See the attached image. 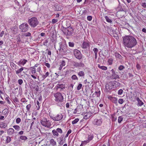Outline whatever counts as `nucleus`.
<instances>
[{"mask_svg": "<svg viewBox=\"0 0 146 146\" xmlns=\"http://www.w3.org/2000/svg\"><path fill=\"white\" fill-rule=\"evenodd\" d=\"M62 31L65 35L70 36L73 33L74 29L71 27H69L67 28L63 27Z\"/></svg>", "mask_w": 146, "mask_h": 146, "instance_id": "nucleus-4", "label": "nucleus"}, {"mask_svg": "<svg viewBox=\"0 0 146 146\" xmlns=\"http://www.w3.org/2000/svg\"><path fill=\"white\" fill-rule=\"evenodd\" d=\"M13 100L14 102H19V101L18 100V99L16 97H15V98Z\"/></svg>", "mask_w": 146, "mask_h": 146, "instance_id": "nucleus-61", "label": "nucleus"}, {"mask_svg": "<svg viewBox=\"0 0 146 146\" xmlns=\"http://www.w3.org/2000/svg\"><path fill=\"white\" fill-rule=\"evenodd\" d=\"M142 6L143 7L145 8L146 7V3H142Z\"/></svg>", "mask_w": 146, "mask_h": 146, "instance_id": "nucleus-64", "label": "nucleus"}, {"mask_svg": "<svg viewBox=\"0 0 146 146\" xmlns=\"http://www.w3.org/2000/svg\"><path fill=\"white\" fill-rule=\"evenodd\" d=\"M57 86L58 88H60L62 89L64 88H65L64 85L62 84H58L57 85Z\"/></svg>", "mask_w": 146, "mask_h": 146, "instance_id": "nucleus-26", "label": "nucleus"}, {"mask_svg": "<svg viewBox=\"0 0 146 146\" xmlns=\"http://www.w3.org/2000/svg\"><path fill=\"white\" fill-rule=\"evenodd\" d=\"M16 40L18 44H19L20 42H22L23 43L24 42V40H21V38L19 36H17Z\"/></svg>", "mask_w": 146, "mask_h": 146, "instance_id": "nucleus-17", "label": "nucleus"}, {"mask_svg": "<svg viewBox=\"0 0 146 146\" xmlns=\"http://www.w3.org/2000/svg\"><path fill=\"white\" fill-rule=\"evenodd\" d=\"M74 54L76 58L78 59H80L82 58V55L80 52L77 49L74 50Z\"/></svg>", "mask_w": 146, "mask_h": 146, "instance_id": "nucleus-8", "label": "nucleus"}, {"mask_svg": "<svg viewBox=\"0 0 146 146\" xmlns=\"http://www.w3.org/2000/svg\"><path fill=\"white\" fill-rule=\"evenodd\" d=\"M98 66L100 69L102 70H106L107 69V68L106 66H101L100 64H98Z\"/></svg>", "mask_w": 146, "mask_h": 146, "instance_id": "nucleus-27", "label": "nucleus"}, {"mask_svg": "<svg viewBox=\"0 0 146 146\" xmlns=\"http://www.w3.org/2000/svg\"><path fill=\"white\" fill-rule=\"evenodd\" d=\"M6 139L5 142L6 144L10 142L11 140V138L9 136L6 137Z\"/></svg>", "mask_w": 146, "mask_h": 146, "instance_id": "nucleus-29", "label": "nucleus"}, {"mask_svg": "<svg viewBox=\"0 0 146 146\" xmlns=\"http://www.w3.org/2000/svg\"><path fill=\"white\" fill-rule=\"evenodd\" d=\"M123 92V90L122 89H120L118 91V94L119 95H121L122 94Z\"/></svg>", "mask_w": 146, "mask_h": 146, "instance_id": "nucleus-51", "label": "nucleus"}, {"mask_svg": "<svg viewBox=\"0 0 146 146\" xmlns=\"http://www.w3.org/2000/svg\"><path fill=\"white\" fill-rule=\"evenodd\" d=\"M82 86V85L81 84H79L77 87V90H80L81 89Z\"/></svg>", "mask_w": 146, "mask_h": 146, "instance_id": "nucleus-48", "label": "nucleus"}, {"mask_svg": "<svg viewBox=\"0 0 146 146\" xmlns=\"http://www.w3.org/2000/svg\"><path fill=\"white\" fill-rule=\"evenodd\" d=\"M125 68L122 65H120L118 68V69L120 70H122Z\"/></svg>", "mask_w": 146, "mask_h": 146, "instance_id": "nucleus-50", "label": "nucleus"}, {"mask_svg": "<svg viewBox=\"0 0 146 146\" xmlns=\"http://www.w3.org/2000/svg\"><path fill=\"white\" fill-rule=\"evenodd\" d=\"M93 50V51H94V52H98V49L97 48H94V49Z\"/></svg>", "mask_w": 146, "mask_h": 146, "instance_id": "nucleus-63", "label": "nucleus"}, {"mask_svg": "<svg viewBox=\"0 0 146 146\" xmlns=\"http://www.w3.org/2000/svg\"><path fill=\"white\" fill-rule=\"evenodd\" d=\"M65 65V64H60V67L59 68V70H61L62 69L63 66H64Z\"/></svg>", "mask_w": 146, "mask_h": 146, "instance_id": "nucleus-60", "label": "nucleus"}, {"mask_svg": "<svg viewBox=\"0 0 146 146\" xmlns=\"http://www.w3.org/2000/svg\"><path fill=\"white\" fill-rule=\"evenodd\" d=\"M111 82L114 88L119 86L120 85V83L116 81H111Z\"/></svg>", "mask_w": 146, "mask_h": 146, "instance_id": "nucleus-14", "label": "nucleus"}, {"mask_svg": "<svg viewBox=\"0 0 146 146\" xmlns=\"http://www.w3.org/2000/svg\"><path fill=\"white\" fill-rule=\"evenodd\" d=\"M92 19V17L91 16H88L87 17V19L88 21H91Z\"/></svg>", "mask_w": 146, "mask_h": 146, "instance_id": "nucleus-55", "label": "nucleus"}, {"mask_svg": "<svg viewBox=\"0 0 146 146\" xmlns=\"http://www.w3.org/2000/svg\"><path fill=\"white\" fill-rule=\"evenodd\" d=\"M68 45L70 47H73L74 46V44L73 42H68Z\"/></svg>", "mask_w": 146, "mask_h": 146, "instance_id": "nucleus-42", "label": "nucleus"}, {"mask_svg": "<svg viewBox=\"0 0 146 146\" xmlns=\"http://www.w3.org/2000/svg\"><path fill=\"white\" fill-rule=\"evenodd\" d=\"M27 61V60L25 59L21 60L19 61V64H25Z\"/></svg>", "mask_w": 146, "mask_h": 146, "instance_id": "nucleus-33", "label": "nucleus"}, {"mask_svg": "<svg viewBox=\"0 0 146 146\" xmlns=\"http://www.w3.org/2000/svg\"><path fill=\"white\" fill-rule=\"evenodd\" d=\"M7 125L6 123L4 122H0V127L2 128H5Z\"/></svg>", "mask_w": 146, "mask_h": 146, "instance_id": "nucleus-19", "label": "nucleus"}, {"mask_svg": "<svg viewBox=\"0 0 146 146\" xmlns=\"http://www.w3.org/2000/svg\"><path fill=\"white\" fill-rule=\"evenodd\" d=\"M28 22L30 25L33 28L36 27L39 23L36 18L35 17L29 19H28Z\"/></svg>", "mask_w": 146, "mask_h": 146, "instance_id": "nucleus-3", "label": "nucleus"}, {"mask_svg": "<svg viewBox=\"0 0 146 146\" xmlns=\"http://www.w3.org/2000/svg\"><path fill=\"white\" fill-rule=\"evenodd\" d=\"M7 109H5L3 110L2 111V113H3V114L5 115L6 114H7Z\"/></svg>", "mask_w": 146, "mask_h": 146, "instance_id": "nucleus-52", "label": "nucleus"}, {"mask_svg": "<svg viewBox=\"0 0 146 146\" xmlns=\"http://www.w3.org/2000/svg\"><path fill=\"white\" fill-rule=\"evenodd\" d=\"M71 131H72V130H71V129H69L68 130V132H67V134H66V136H65V137H68V135H69L70 133H71Z\"/></svg>", "mask_w": 146, "mask_h": 146, "instance_id": "nucleus-47", "label": "nucleus"}, {"mask_svg": "<svg viewBox=\"0 0 146 146\" xmlns=\"http://www.w3.org/2000/svg\"><path fill=\"white\" fill-rule=\"evenodd\" d=\"M21 121V119L20 118H17L16 119V122L17 123H19Z\"/></svg>", "mask_w": 146, "mask_h": 146, "instance_id": "nucleus-53", "label": "nucleus"}, {"mask_svg": "<svg viewBox=\"0 0 146 146\" xmlns=\"http://www.w3.org/2000/svg\"><path fill=\"white\" fill-rule=\"evenodd\" d=\"M117 119V118L116 117H115L114 116L112 117V120L113 121H115Z\"/></svg>", "mask_w": 146, "mask_h": 146, "instance_id": "nucleus-59", "label": "nucleus"}, {"mask_svg": "<svg viewBox=\"0 0 146 146\" xmlns=\"http://www.w3.org/2000/svg\"><path fill=\"white\" fill-rule=\"evenodd\" d=\"M41 124L43 126L47 127H50L51 126V123L49 120H47L46 119H44L41 120Z\"/></svg>", "mask_w": 146, "mask_h": 146, "instance_id": "nucleus-7", "label": "nucleus"}, {"mask_svg": "<svg viewBox=\"0 0 146 146\" xmlns=\"http://www.w3.org/2000/svg\"><path fill=\"white\" fill-rule=\"evenodd\" d=\"M78 75L80 76H83L84 75V72L82 71H80L78 74Z\"/></svg>", "mask_w": 146, "mask_h": 146, "instance_id": "nucleus-34", "label": "nucleus"}, {"mask_svg": "<svg viewBox=\"0 0 146 146\" xmlns=\"http://www.w3.org/2000/svg\"><path fill=\"white\" fill-rule=\"evenodd\" d=\"M31 107V105L30 104H28L26 106V108L28 111H29V110Z\"/></svg>", "mask_w": 146, "mask_h": 146, "instance_id": "nucleus-54", "label": "nucleus"}, {"mask_svg": "<svg viewBox=\"0 0 146 146\" xmlns=\"http://www.w3.org/2000/svg\"><path fill=\"white\" fill-rule=\"evenodd\" d=\"M23 68L22 67L20 69H19L18 70L16 71V73L17 74H19L21 73L22 71H23Z\"/></svg>", "mask_w": 146, "mask_h": 146, "instance_id": "nucleus-32", "label": "nucleus"}, {"mask_svg": "<svg viewBox=\"0 0 146 146\" xmlns=\"http://www.w3.org/2000/svg\"><path fill=\"white\" fill-rule=\"evenodd\" d=\"M72 79L74 80H78V78L77 77V76H76V75H74V74L72 76Z\"/></svg>", "mask_w": 146, "mask_h": 146, "instance_id": "nucleus-43", "label": "nucleus"}, {"mask_svg": "<svg viewBox=\"0 0 146 146\" xmlns=\"http://www.w3.org/2000/svg\"><path fill=\"white\" fill-rule=\"evenodd\" d=\"M93 123L94 125H99L102 124V121L101 119H95L93 121Z\"/></svg>", "mask_w": 146, "mask_h": 146, "instance_id": "nucleus-11", "label": "nucleus"}, {"mask_svg": "<svg viewBox=\"0 0 146 146\" xmlns=\"http://www.w3.org/2000/svg\"><path fill=\"white\" fill-rule=\"evenodd\" d=\"M79 120V119L78 118H76L73 120L72 122V124H74L77 123Z\"/></svg>", "mask_w": 146, "mask_h": 146, "instance_id": "nucleus-39", "label": "nucleus"}, {"mask_svg": "<svg viewBox=\"0 0 146 146\" xmlns=\"http://www.w3.org/2000/svg\"><path fill=\"white\" fill-rule=\"evenodd\" d=\"M122 38L123 44L125 48H131L137 44V38L136 36L131 35H125Z\"/></svg>", "mask_w": 146, "mask_h": 146, "instance_id": "nucleus-1", "label": "nucleus"}, {"mask_svg": "<svg viewBox=\"0 0 146 146\" xmlns=\"http://www.w3.org/2000/svg\"><path fill=\"white\" fill-rule=\"evenodd\" d=\"M31 33H30L28 32L27 33H26L23 34L22 35H21V38L22 39V38H25L24 36H31Z\"/></svg>", "mask_w": 146, "mask_h": 146, "instance_id": "nucleus-21", "label": "nucleus"}, {"mask_svg": "<svg viewBox=\"0 0 146 146\" xmlns=\"http://www.w3.org/2000/svg\"><path fill=\"white\" fill-rule=\"evenodd\" d=\"M58 21V20L55 19H53L52 20V23L54 24L56 23Z\"/></svg>", "mask_w": 146, "mask_h": 146, "instance_id": "nucleus-58", "label": "nucleus"}, {"mask_svg": "<svg viewBox=\"0 0 146 146\" xmlns=\"http://www.w3.org/2000/svg\"><path fill=\"white\" fill-rule=\"evenodd\" d=\"M105 18L107 22L110 23H111L112 22L111 20L108 17L105 16Z\"/></svg>", "mask_w": 146, "mask_h": 146, "instance_id": "nucleus-38", "label": "nucleus"}, {"mask_svg": "<svg viewBox=\"0 0 146 146\" xmlns=\"http://www.w3.org/2000/svg\"><path fill=\"white\" fill-rule=\"evenodd\" d=\"M52 133L53 135L54 136H58V133L57 132L56 130H55L54 129L52 131Z\"/></svg>", "mask_w": 146, "mask_h": 146, "instance_id": "nucleus-30", "label": "nucleus"}, {"mask_svg": "<svg viewBox=\"0 0 146 146\" xmlns=\"http://www.w3.org/2000/svg\"><path fill=\"white\" fill-rule=\"evenodd\" d=\"M6 136H2V138H1V141H4L5 139H6Z\"/></svg>", "mask_w": 146, "mask_h": 146, "instance_id": "nucleus-62", "label": "nucleus"}, {"mask_svg": "<svg viewBox=\"0 0 146 146\" xmlns=\"http://www.w3.org/2000/svg\"><path fill=\"white\" fill-rule=\"evenodd\" d=\"M110 78L112 79H116L117 78H119V76L118 75L115 74V73H112L111 75Z\"/></svg>", "mask_w": 146, "mask_h": 146, "instance_id": "nucleus-13", "label": "nucleus"}, {"mask_svg": "<svg viewBox=\"0 0 146 146\" xmlns=\"http://www.w3.org/2000/svg\"><path fill=\"white\" fill-rule=\"evenodd\" d=\"M108 53V52L107 51H106V50H105L104 51L103 53H102V54H101V51H100V52L99 53V55L101 57H102V56H101V55H102L104 57H105L107 55Z\"/></svg>", "mask_w": 146, "mask_h": 146, "instance_id": "nucleus-20", "label": "nucleus"}, {"mask_svg": "<svg viewBox=\"0 0 146 146\" xmlns=\"http://www.w3.org/2000/svg\"><path fill=\"white\" fill-rule=\"evenodd\" d=\"M13 127L16 130L19 131L20 129V127L19 126L17 125H15L13 126Z\"/></svg>", "mask_w": 146, "mask_h": 146, "instance_id": "nucleus-37", "label": "nucleus"}, {"mask_svg": "<svg viewBox=\"0 0 146 146\" xmlns=\"http://www.w3.org/2000/svg\"><path fill=\"white\" fill-rule=\"evenodd\" d=\"M123 117L122 116H120L118 117V122L119 123H120L122 121L123 119Z\"/></svg>", "mask_w": 146, "mask_h": 146, "instance_id": "nucleus-35", "label": "nucleus"}, {"mask_svg": "<svg viewBox=\"0 0 146 146\" xmlns=\"http://www.w3.org/2000/svg\"><path fill=\"white\" fill-rule=\"evenodd\" d=\"M18 82L20 85H21L23 83V81L22 79H19L18 80Z\"/></svg>", "mask_w": 146, "mask_h": 146, "instance_id": "nucleus-56", "label": "nucleus"}, {"mask_svg": "<svg viewBox=\"0 0 146 146\" xmlns=\"http://www.w3.org/2000/svg\"><path fill=\"white\" fill-rule=\"evenodd\" d=\"M20 138L21 139L24 140H26L27 139V137L26 136H21L20 137Z\"/></svg>", "mask_w": 146, "mask_h": 146, "instance_id": "nucleus-41", "label": "nucleus"}, {"mask_svg": "<svg viewBox=\"0 0 146 146\" xmlns=\"http://www.w3.org/2000/svg\"><path fill=\"white\" fill-rule=\"evenodd\" d=\"M29 26L28 24L26 23H23L19 26V28L21 32H25L27 31L29 29Z\"/></svg>", "mask_w": 146, "mask_h": 146, "instance_id": "nucleus-6", "label": "nucleus"}, {"mask_svg": "<svg viewBox=\"0 0 146 146\" xmlns=\"http://www.w3.org/2000/svg\"><path fill=\"white\" fill-rule=\"evenodd\" d=\"M84 118L85 119H88L92 115V113L91 112H88L85 114Z\"/></svg>", "mask_w": 146, "mask_h": 146, "instance_id": "nucleus-15", "label": "nucleus"}, {"mask_svg": "<svg viewBox=\"0 0 146 146\" xmlns=\"http://www.w3.org/2000/svg\"><path fill=\"white\" fill-rule=\"evenodd\" d=\"M115 55L116 58H118L119 59H122L123 58L122 56L118 53H115Z\"/></svg>", "mask_w": 146, "mask_h": 146, "instance_id": "nucleus-24", "label": "nucleus"}, {"mask_svg": "<svg viewBox=\"0 0 146 146\" xmlns=\"http://www.w3.org/2000/svg\"><path fill=\"white\" fill-rule=\"evenodd\" d=\"M94 136L92 135H89L88 137V140L86 141H84V142H85L86 143H88L90 141L92 140Z\"/></svg>", "mask_w": 146, "mask_h": 146, "instance_id": "nucleus-18", "label": "nucleus"}, {"mask_svg": "<svg viewBox=\"0 0 146 146\" xmlns=\"http://www.w3.org/2000/svg\"><path fill=\"white\" fill-rule=\"evenodd\" d=\"M108 62L109 64H112L113 62V58H109L108 60Z\"/></svg>", "mask_w": 146, "mask_h": 146, "instance_id": "nucleus-36", "label": "nucleus"}, {"mask_svg": "<svg viewBox=\"0 0 146 146\" xmlns=\"http://www.w3.org/2000/svg\"><path fill=\"white\" fill-rule=\"evenodd\" d=\"M30 69L31 70V72L33 74H35L36 73L35 68L34 67H31L30 68Z\"/></svg>", "mask_w": 146, "mask_h": 146, "instance_id": "nucleus-25", "label": "nucleus"}, {"mask_svg": "<svg viewBox=\"0 0 146 146\" xmlns=\"http://www.w3.org/2000/svg\"><path fill=\"white\" fill-rule=\"evenodd\" d=\"M89 46L90 44L88 42L84 41L81 46L83 48H86L88 46Z\"/></svg>", "mask_w": 146, "mask_h": 146, "instance_id": "nucleus-12", "label": "nucleus"}, {"mask_svg": "<svg viewBox=\"0 0 146 146\" xmlns=\"http://www.w3.org/2000/svg\"><path fill=\"white\" fill-rule=\"evenodd\" d=\"M56 130L58 133H62V130L60 128H58Z\"/></svg>", "mask_w": 146, "mask_h": 146, "instance_id": "nucleus-45", "label": "nucleus"}, {"mask_svg": "<svg viewBox=\"0 0 146 146\" xmlns=\"http://www.w3.org/2000/svg\"><path fill=\"white\" fill-rule=\"evenodd\" d=\"M64 136V135H62L61 136L62 137H61L60 138V141L58 143H59V144L60 145H62L64 143V141H63V139Z\"/></svg>", "mask_w": 146, "mask_h": 146, "instance_id": "nucleus-23", "label": "nucleus"}, {"mask_svg": "<svg viewBox=\"0 0 146 146\" xmlns=\"http://www.w3.org/2000/svg\"><path fill=\"white\" fill-rule=\"evenodd\" d=\"M96 95V96L97 97H99L100 96V91H99L98 92H95V93Z\"/></svg>", "mask_w": 146, "mask_h": 146, "instance_id": "nucleus-46", "label": "nucleus"}, {"mask_svg": "<svg viewBox=\"0 0 146 146\" xmlns=\"http://www.w3.org/2000/svg\"><path fill=\"white\" fill-rule=\"evenodd\" d=\"M54 96L55 97V100L56 102H58V104L57 103V105L59 106H60L61 104L59 103L61 102L63 100V97L60 93H57L54 94Z\"/></svg>", "mask_w": 146, "mask_h": 146, "instance_id": "nucleus-5", "label": "nucleus"}, {"mask_svg": "<svg viewBox=\"0 0 146 146\" xmlns=\"http://www.w3.org/2000/svg\"><path fill=\"white\" fill-rule=\"evenodd\" d=\"M63 115L61 114H57L56 116L54 117H52V118L55 121H59L62 119L63 118Z\"/></svg>", "mask_w": 146, "mask_h": 146, "instance_id": "nucleus-10", "label": "nucleus"}, {"mask_svg": "<svg viewBox=\"0 0 146 146\" xmlns=\"http://www.w3.org/2000/svg\"><path fill=\"white\" fill-rule=\"evenodd\" d=\"M50 144L53 145V146L56 145V143L54 139H51L50 141Z\"/></svg>", "mask_w": 146, "mask_h": 146, "instance_id": "nucleus-28", "label": "nucleus"}, {"mask_svg": "<svg viewBox=\"0 0 146 146\" xmlns=\"http://www.w3.org/2000/svg\"><path fill=\"white\" fill-rule=\"evenodd\" d=\"M124 102L123 99H119L118 100V102L119 104H122Z\"/></svg>", "mask_w": 146, "mask_h": 146, "instance_id": "nucleus-49", "label": "nucleus"}, {"mask_svg": "<svg viewBox=\"0 0 146 146\" xmlns=\"http://www.w3.org/2000/svg\"><path fill=\"white\" fill-rule=\"evenodd\" d=\"M60 48L58 49L59 53L60 54L66 55L70 53V51L67 48L66 44H61L60 46Z\"/></svg>", "mask_w": 146, "mask_h": 146, "instance_id": "nucleus-2", "label": "nucleus"}, {"mask_svg": "<svg viewBox=\"0 0 146 146\" xmlns=\"http://www.w3.org/2000/svg\"><path fill=\"white\" fill-rule=\"evenodd\" d=\"M137 100L138 102V105L139 106H141L143 104V103L141 101L139 98H137Z\"/></svg>", "mask_w": 146, "mask_h": 146, "instance_id": "nucleus-22", "label": "nucleus"}, {"mask_svg": "<svg viewBox=\"0 0 146 146\" xmlns=\"http://www.w3.org/2000/svg\"><path fill=\"white\" fill-rule=\"evenodd\" d=\"M21 102H27V101H26V99L24 98H22L21 100Z\"/></svg>", "mask_w": 146, "mask_h": 146, "instance_id": "nucleus-57", "label": "nucleus"}, {"mask_svg": "<svg viewBox=\"0 0 146 146\" xmlns=\"http://www.w3.org/2000/svg\"><path fill=\"white\" fill-rule=\"evenodd\" d=\"M106 91L109 92L110 90L114 88L111 82L106 84L105 85Z\"/></svg>", "mask_w": 146, "mask_h": 146, "instance_id": "nucleus-9", "label": "nucleus"}, {"mask_svg": "<svg viewBox=\"0 0 146 146\" xmlns=\"http://www.w3.org/2000/svg\"><path fill=\"white\" fill-rule=\"evenodd\" d=\"M55 10L57 11H59L60 10L61 8L60 7L57 5L54 6Z\"/></svg>", "mask_w": 146, "mask_h": 146, "instance_id": "nucleus-40", "label": "nucleus"}, {"mask_svg": "<svg viewBox=\"0 0 146 146\" xmlns=\"http://www.w3.org/2000/svg\"><path fill=\"white\" fill-rule=\"evenodd\" d=\"M111 101L114 103L117 104V99L116 98L113 97Z\"/></svg>", "mask_w": 146, "mask_h": 146, "instance_id": "nucleus-31", "label": "nucleus"}, {"mask_svg": "<svg viewBox=\"0 0 146 146\" xmlns=\"http://www.w3.org/2000/svg\"><path fill=\"white\" fill-rule=\"evenodd\" d=\"M14 131V130L12 128H10L7 131V133L9 135H13Z\"/></svg>", "mask_w": 146, "mask_h": 146, "instance_id": "nucleus-16", "label": "nucleus"}, {"mask_svg": "<svg viewBox=\"0 0 146 146\" xmlns=\"http://www.w3.org/2000/svg\"><path fill=\"white\" fill-rule=\"evenodd\" d=\"M5 100L6 101H7L8 103L9 104H11V102L10 101V98L9 97H6L5 98Z\"/></svg>", "mask_w": 146, "mask_h": 146, "instance_id": "nucleus-44", "label": "nucleus"}]
</instances>
